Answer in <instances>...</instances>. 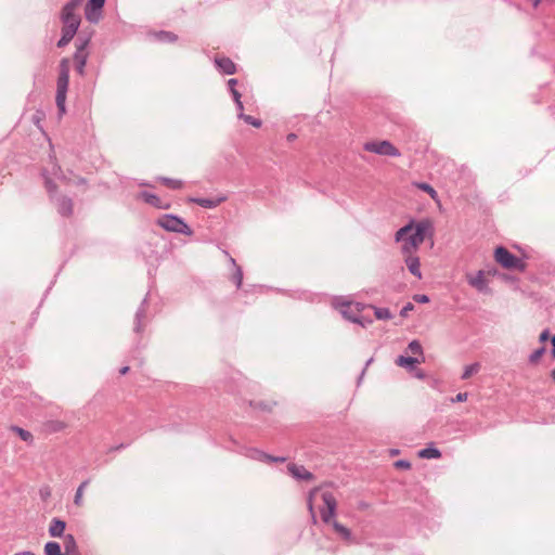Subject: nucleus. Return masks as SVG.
Here are the masks:
<instances>
[{
    "instance_id": "nucleus-1",
    "label": "nucleus",
    "mask_w": 555,
    "mask_h": 555,
    "mask_svg": "<svg viewBox=\"0 0 555 555\" xmlns=\"http://www.w3.org/2000/svg\"><path fill=\"white\" fill-rule=\"evenodd\" d=\"M427 235H433V224L428 219L413 220L400 228L395 235L396 242H402V254H414Z\"/></svg>"
},
{
    "instance_id": "nucleus-2",
    "label": "nucleus",
    "mask_w": 555,
    "mask_h": 555,
    "mask_svg": "<svg viewBox=\"0 0 555 555\" xmlns=\"http://www.w3.org/2000/svg\"><path fill=\"white\" fill-rule=\"evenodd\" d=\"M321 498L325 505V507L320 511L322 520L325 524H332L335 532L338 533L343 540L349 541L351 539L350 529L333 519L337 508L336 498L330 491H323Z\"/></svg>"
},
{
    "instance_id": "nucleus-3",
    "label": "nucleus",
    "mask_w": 555,
    "mask_h": 555,
    "mask_svg": "<svg viewBox=\"0 0 555 555\" xmlns=\"http://www.w3.org/2000/svg\"><path fill=\"white\" fill-rule=\"evenodd\" d=\"M494 260L504 269L517 270L519 272H524L527 269L526 262L504 246H498L494 249Z\"/></svg>"
},
{
    "instance_id": "nucleus-4",
    "label": "nucleus",
    "mask_w": 555,
    "mask_h": 555,
    "mask_svg": "<svg viewBox=\"0 0 555 555\" xmlns=\"http://www.w3.org/2000/svg\"><path fill=\"white\" fill-rule=\"evenodd\" d=\"M156 224L168 232H175L184 235H192L190 225L179 216L166 214L156 220Z\"/></svg>"
},
{
    "instance_id": "nucleus-5",
    "label": "nucleus",
    "mask_w": 555,
    "mask_h": 555,
    "mask_svg": "<svg viewBox=\"0 0 555 555\" xmlns=\"http://www.w3.org/2000/svg\"><path fill=\"white\" fill-rule=\"evenodd\" d=\"M83 0H69L66 2L60 13V20L63 26L70 25L72 27L79 28L81 17L76 13L77 9L82 4Z\"/></svg>"
},
{
    "instance_id": "nucleus-6",
    "label": "nucleus",
    "mask_w": 555,
    "mask_h": 555,
    "mask_svg": "<svg viewBox=\"0 0 555 555\" xmlns=\"http://www.w3.org/2000/svg\"><path fill=\"white\" fill-rule=\"evenodd\" d=\"M335 307L346 320L360 323V313L366 308V305L339 299L336 300Z\"/></svg>"
},
{
    "instance_id": "nucleus-7",
    "label": "nucleus",
    "mask_w": 555,
    "mask_h": 555,
    "mask_svg": "<svg viewBox=\"0 0 555 555\" xmlns=\"http://www.w3.org/2000/svg\"><path fill=\"white\" fill-rule=\"evenodd\" d=\"M363 150L366 152L383 155V156H390V157L401 156L400 151L388 140L365 142L363 144Z\"/></svg>"
},
{
    "instance_id": "nucleus-8",
    "label": "nucleus",
    "mask_w": 555,
    "mask_h": 555,
    "mask_svg": "<svg viewBox=\"0 0 555 555\" xmlns=\"http://www.w3.org/2000/svg\"><path fill=\"white\" fill-rule=\"evenodd\" d=\"M105 0H88L85 7V17L92 24L99 23Z\"/></svg>"
},
{
    "instance_id": "nucleus-9",
    "label": "nucleus",
    "mask_w": 555,
    "mask_h": 555,
    "mask_svg": "<svg viewBox=\"0 0 555 555\" xmlns=\"http://www.w3.org/2000/svg\"><path fill=\"white\" fill-rule=\"evenodd\" d=\"M137 198L143 201L144 203H146L157 209L165 210V209H169L171 206L169 202H164L158 195H156L154 193H150L147 191L139 192L137 195Z\"/></svg>"
},
{
    "instance_id": "nucleus-10",
    "label": "nucleus",
    "mask_w": 555,
    "mask_h": 555,
    "mask_svg": "<svg viewBox=\"0 0 555 555\" xmlns=\"http://www.w3.org/2000/svg\"><path fill=\"white\" fill-rule=\"evenodd\" d=\"M69 60L64 57L59 64V77L56 81V89L68 90L69 83Z\"/></svg>"
},
{
    "instance_id": "nucleus-11",
    "label": "nucleus",
    "mask_w": 555,
    "mask_h": 555,
    "mask_svg": "<svg viewBox=\"0 0 555 555\" xmlns=\"http://www.w3.org/2000/svg\"><path fill=\"white\" fill-rule=\"evenodd\" d=\"M56 205L57 212L64 217L69 218L74 214V202L70 197L66 195L56 196L53 198Z\"/></svg>"
},
{
    "instance_id": "nucleus-12",
    "label": "nucleus",
    "mask_w": 555,
    "mask_h": 555,
    "mask_svg": "<svg viewBox=\"0 0 555 555\" xmlns=\"http://www.w3.org/2000/svg\"><path fill=\"white\" fill-rule=\"evenodd\" d=\"M146 313H147V297H145L141 305L139 306L135 315H134V326L133 331L137 334H141L144 331L145 327V321H146Z\"/></svg>"
},
{
    "instance_id": "nucleus-13",
    "label": "nucleus",
    "mask_w": 555,
    "mask_h": 555,
    "mask_svg": "<svg viewBox=\"0 0 555 555\" xmlns=\"http://www.w3.org/2000/svg\"><path fill=\"white\" fill-rule=\"evenodd\" d=\"M287 470L297 480L310 481L314 479V475L307 470L302 465L289 463L287 465Z\"/></svg>"
},
{
    "instance_id": "nucleus-14",
    "label": "nucleus",
    "mask_w": 555,
    "mask_h": 555,
    "mask_svg": "<svg viewBox=\"0 0 555 555\" xmlns=\"http://www.w3.org/2000/svg\"><path fill=\"white\" fill-rule=\"evenodd\" d=\"M215 64L218 70L224 75H234L236 73V64L230 57H216Z\"/></svg>"
},
{
    "instance_id": "nucleus-15",
    "label": "nucleus",
    "mask_w": 555,
    "mask_h": 555,
    "mask_svg": "<svg viewBox=\"0 0 555 555\" xmlns=\"http://www.w3.org/2000/svg\"><path fill=\"white\" fill-rule=\"evenodd\" d=\"M227 199L225 196H218L215 198H204V197H189L190 203H194L203 208L212 209L219 206Z\"/></svg>"
},
{
    "instance_id": "nucleus-16",
    "label": "nucleus",
    "mask_w": 555,
    "mask_h": 555,
    "mask_svg": "<svg viewBox=\"0 0 555 555\" xmlns=\"http://www.w3.org/2000/svg\"><path fill=\"white\" fill-rule=\"evenodd\" d=\"M78 28L72 27L70 25L62 26V35L59 41L56 42L57 48H65L77 34Z\"/></svg>"
},
{
    "instance_id": "nucleus-17",
    "label": "nucleus",
    "mask_w": 555,
    "mask_h": 555,
    "mask_svg": "<svg viewBox=\"0 0 555 555\" xmlns=\"http://www.w3.org/2000/svg\"><path fill=\"white\" fill-rule=\"evenodd\" d=\"M66 528V522L57 517L52 518L49 526V534L53 538L62 537Z\"/></svg>"
},
{
    "instance_id": "nucleus-18",
    "label": "nucleus",
    "mask_w": 555,
    "mask_h": 555,
    "mask_svg": "<svg viewBox=\"0 0 555 555\" xmlns=\"http://www.w3.org/2000/svg\"><path fill=\"white\" fill-rule=\"evenodd\" d=\"M405 256H406L405 263L408 266L409 271L414 276L421 279L422 273H421V269H420V267H421L420 258L417 256H413V254L405 255Z\"/></svg>"
},
{
    "instance_id": "nucleus-19",
    "label": "nucleus",
    "mask_w": 555,
    "mask_h": 555,
    "mask_svg": "<svg viewBox=\"0 0 555 555\" xmlns=\"http://www.w3.org/2000/svg\"><path fill=\"white\" fill-rule=\"evenodd\" d=\"M468 283L479 292H486L488 289L485 271L482 270H479L474 278H470Z\"/></svg>"
},
{
    "instance_id": "nucleus-20",
    "label": "nucleus",
    "mask_w": 555,
    "mask_h": 555,
    "mask_svg": "<svg viewBox=\"0 0 555 555\" xmlns=\"http://www.w3.org/2000/svg\"><path fill=\"white\" fill-rule=\"evenodd\" d=\"M250 452H251V456L259 461L279 462V463H283L286 461V457H284V456H272V455H270L263 451H260L258 449H253Z\"/></svg>"
},
{
    "instance_id": "nucleus-21",
    "label": "nucleus",
    "mask_w": 555,
    "mask_h": 555,
    "mask_svg": "<svg viewBox=\"0 0 555 555\" xmlns=\"http://www.w3.org/2000/svg\"><path fill=\"white\" fill-rule=\"evenodd\" d=\"M88 60V53L82 52H75L74 53V63H75V69L78 75L83 76L85 75V67Z\"/></svg>"
},
{
    "instance_id": "nucleus-22",
    "label": "nucleus",
    "mask_w": 555,
    "mask_h": 555,
    "mask_svg": "<svg viewBox=\"0 0 555 555\" xmlns=\"http://www.w3.org/2000/svg\"><path fill=\"white\" fill-rule=\"evenodd\" d=\"M230 262L233 266V273L231 275V281L235 284L236 288H240L243 283V270L236 263V261L233 257H230Z\"/></svg>"
},
{
    "instance_id": "nucleus-23",
    "label": "nucleus",
    "mask_w": 555,
    "mask_h": 555,
    "mask_svg": "<svg viewBox=\"0 0 555 555\" xmlns=\"http://www.w3.org/2000/svg\"><path fill=\"white\" fill-rule=\"evenodd\" d=\"M157 181L170 190H180L184 186V181L168 177H158Z\"/></svg>"
},
{
    "instance_id": "nucleus-24",
    "label": "nucleus",
    "mask_w": 555,
    "mask_h": 555,
    "mask_svg": "<svg viewBox=\"0 0 555 555\" xmlns=\"http://www.w3.org/2000/svg\"><path fill=\"white\" fill-rule=\"evenodd\" d=\"M64 554H80L76 539L73 534H66L64 540Z\"/></svg>"
},
{
    "instance_id": "nucleus-25",
    "label": "nucleus",
    "mask_w": 555,
    "mask_h": 555,
    "mask_svg": "<svg viewBox=\"0 0 555 555\" xmlns=\"http://www.w3.org/2000/svg\"><path fill=\"white\" fill-rule=\"evenodd\" d=\"M395 362L398 366L405 367L408 370H413L415 365L420 363V360L414 357L399 356Z\"/></svg>"
},
{
    "instance_id": "nucleus-26",
    "label": "nucleus",
    "mask_w": 555,
    "mask_h": 555,
    "mask_svg": "<svg viewBox=\"0 0 555 555\" xmlns=\"http://www.w3.org/2000/svg\"><path fill=\"white\" fill-rule=\"evenodd\" d=\"M67 90L56 89L55 102L59 111V115L62 116L66 113L65 102H66Z\"/></svg>"
},
{
    "instance_id": "nucleus-27",
    "label": "nucleus",
    "mask_w": 555,
    "mask_h": 555,
    "mask_svg": "<svg viewBox=\"0 0 555 555\" xmlns=\"http://www.w3.org/2000/svg\"><path fill=\"white\" fill-rule=\"evenodd\" d=\"M10 430L15 433L23 441L27 442L28 444H31L34 442V436L30 431L16 425H12L10 427Z\"/></svg>"
},
{
    "instance_id": "nucleus-28",
    "label": "nucleus",
    "mask_w": 555,
    "mask_h": 555,
    "mask_svg": "<svg viewBox=\"0 0 555 555\" xmlns=\"http://www.w3.org/2000/svg\"><path fill=\"white\" fill-rule=\"evenodd\" d=\"M153 36L159 42H175L178 40V36L175 33L167 30L156 31Z\"/></svg>"
},
{
    "instance_id": "nucleus-29",
    "label": "nucleus",
    "mask_w": 555,
    "mask_h": 555,
    "mask_svg": "<svg viewBox=\"0 0 555 555\" xmlns=\"http://www.w3.org/2000/svg\"><path fill=\"white\" fill-rule=\"evenodd\" d=\"M418 457L421 459H440L441 452L435 447H427L418 451Z\"/></svg>"
},
{
    "instance_id": "nucleus-30",
    "label": "nucleus",
    "mask_w": 555,
    "mask_h": 555,
    "mask_svg": "<svg viewBox=\"0 0 555 555\" xmlns=\"http://www.w3.org/2000/svg\"><path fill=\"white\" fill-rule=\"evenodd\" d=\"M369 308L374 310V315L377 320H390L392 319V313L388 308H380L373 305H369Z\"/></svg>"
},
{
    "instance_id": "nucleus-31",
    "label": "nucleus",
    "mask_w": 555,
    "mask_h": 555,
    "mask_svg": "<svg viewBox=\"0 0 555 555\" xmlns=\"http://www.w3.org/2000/svg\"><path fill=\"white\" fill-rule=\"evenodd\" d=\"M44 555H63L60 543L49 541L44 544Z\"/></svg>"
},
{
    "instance_id": "nucleus-32",
    "label": "nucleus",
    "mask_w": 555,
    "mask_h": 555,
    "mask_svg": "<svg viewBox=\"0 0 555 555\" xmlns=\"http://www.w3.org/2000/svg\"><path fill=\"white\" fill-rule=\"evenodd\" d=\"M90 483V479H86L83 480L79 487L77 488L76 490V493H75V496H74V503L77 505V506H81L82 505V495H83V491L85 489L88 487V485Z\"/></svg>"
},
{
    "instance_id": "nucleus-33",
    "label": "nucleus",
    "mask_w": 555,
    "mask_h": 555,
    "mask_svg": "<svg viewBox=\"0 0 555 555\" xmlns=\"http://www.w3.org/2000/svg\"><path fill=\"white\" fill-rule=\"evenodd\" d=\"M480 370V364L478 362L472 363L469 365H466L464 369V372L461 376L462 379H468L474 374H477Z\"/></svg>"
},
{
    "instance_id": "nucleus-34",
    "label": "nucleus",
    "mask_w": 555,
    "mask_h": 555,
    "mask_svg": "<svg viewBox=\"0 0 555 555\" xmlns=\"http://www.w3.org/2000/svg\"><path fill=\"white\" fill-rule=\"evenodd\" d=\"M44 186H46V190L51 198V201H53V198H55V194L57 192V185L56 183L49 177H46L44 179Z\"/></svg>"
},
{
    "instance_id": "nucleus-35",
    "label": "nucleus",
    "mask_w": 555,
    "mask_h": 555,
    "mask_svg": "<svg viewBox=\"0 0 555 555\" xmlns=\"http://www.w3.org/2000/svg\"><path fill=\"white\" fill-rule=\"evenodd\" d=\"M417 189L426 192L433 199H436L438 197L437 191L426 182H418L415 184Z\"/></svg>"
},
{
    "instance_id": "nucleus-36",
    "label": "nucleus",
    "mask_w": 555,
    "mask_h": 555,
    "mask_svg": "<svg viewBox=\"0 0 555 555\" xmlns=\"http://www.w3.org/2000/svg\"><path fill=\"white\" fill-rule=\"evenodd\" d=\"M90 42V38L89 37H81V36H78V38L76 39V51L75 52H82V53H88L87 52V47Z\"/></svg>"
},
{
    "instance_id": "nucleus-37",
    "label": "nucleus",
    "mask_w": 555,
    "mask_h": 555,
    "mask_svg": "<svg viewBox=\"0 0 555 555\" xmlns=\"http://www.w3.org/2000/svg\"><path fill=\"white\" fill-rule=\"evenodd\" d=\"M240 119H243L246 124L251 125L255 128H260L262 125V121L258 118H255L250 115H246L244 113L237 114Z\"/></svg>"
},
{
    "instance_id": "nucleus-38",
    "label": "nucleus",
    "mask_w": 555,
    "mask_h": 555,
    "mask_svg": "<svg viewBox=\"0 0 555 555\" xmlns=\"http://www.w3.org/2000/svg\"><path fill=\"white\" fill-rule=\"evenodd\" d=\"M320 487H315L313 489L310 490L309 492V495H308V507H309V511L311 513V517H312V520L313 522L317 521V517H315V514H314V511H313V503H312V500H313V496L320 491Z\"/></svg>"
},
{
    "instance_id": "nucleus-39",
    "label": "nucleus",
    "mask_w": 555,
    "mask_h": 555,
    "mask_svg": "<svg viewBox=\"0 0 555 555\" xmlns=\"http://www.w3.org/2000/svg\"><path fill=\"white\" fill-rule=\"evenodd\" d=\"M546 349L544 346L535 349L530 356H529V363L530 364H537L541 357L545 353Z\"/></svg>"
},
{
    "instance_id": "nucleus-40",
    "label": "nucleus",
    "mask_w": 555,
    "mask_h": 555,
    "mask_svg": "<svg viewBox=\"0 0 555 555\" xmlns=\"http://www.w3.org/2000/svg\"><path fill=\"white\" fill-rule=\"evenodd\" d=\"M237 79L231 78L228 80V88L233 100L241 99L242 94L236 90Z\"/></svg>"
},
{
    "instance_id": "nucleus-41",
    "label": "nucleus",
    "mask_w": 555,
    "mask_h": 555,
    "mask_svg": "<svg viewBox=\"0 0 555 555\" xmlns=\"http://www.w3.org/2000/svg\"><path fill=\"white\" fill-rule=\"evenodd\" d=\"M408 349L413 353V354H423V347L421 345V343L416 339L410 341L409 346H408Z\"/></svg>"
},
{
    "instance_id": "nucleus-42",
    "label": "nucleus",
    "mask_w": 555,
    "mask_h": 555,
    "mask_svg": "<svg viewBox=\"0 0 555 555\" xmlns=\"http://www.w3.org/2000/svg\"><path fill=\"white\" fill-rule=\"evenodd\" d=\"M249 405L254 409H259L262 411H270V405L263 401H249Z\"/></svg>"
},
{
    "instance_id": "nucleus-43",
    "label": "nucleus",
    "mask_w": 555,
    "mask_h": 555,
    "mask_svg": "<svg viewBox=\"0 0 555 555\" xmlns=\"http://www.w3.org/2000/svg\"><path fill=\"white\" fill-rule=\"evenodd\" d=\"M54 175L57 177L59 180L63 181L64 183H66V184L70 183V179L62 172V169L60 166H57V169L54 171Z\"/></svg>"
},
{
    "instance_id": "nucleus-44",
    "label": "nucleus",
    "mask_w": 555,
    "mask_h": 555,
    "mask_svg": "<svg viewBox=\"0 0 555 555\" xmlns=\"http://www.w3.org/2000/svg\"><path fill=\"white\" fill-rule=\"evenodd\" d=\"M414 310V305L412 302H408L400 311V315L402 318H406L409 315V312Z\"/></svg>"
},
{
    "instance_id": "nucleus-45",
    "label": "nucleus",
    "mask_w": 555,
    "mask_h": 555,
    "mask_svg": "<svg viewBox=\"0 0 555 555\" xmlns=\"http://www.w3.org/2000/svg\"><path fill=\"white\" fill-rule=\"evenodd\" d=\"M413 300L418 304H427L429 302V297L425 294H415L413 296Z\"/></svg>"
},
{
    "instance_id": "nucleus-46",
    "label": "nucleus",
    "mask_w": 555,
    "mask_h": 555,
    "mask_svg": "<svg viewBox=\"0 0 555 555\" xmlns=\"http://www.w3.org/2000/svg\"><path fill=\"white\" fill-rule=\"evenodd\" d=\"M395 466L397 468H402V469H410L411 468V463L406 460H398L397 462H395Z\"/></svg>"
},
{
    "instance_id": "nucleus-47",
    "label": "nucleus",
    "mask_w": 555,
    "mask_h": 555,
    "mask_svg": "<svg viewBox=\"0 0 555 555\" xmlns=\"http://www.w3.org/2000/svg\"><path fill=\"white\" fill-rule=\"evenodd\" d=\"M49 426L53 431L62 430L65 427L64 423L60 421L51 422Z\"/></svg>"
},
{
    "instance_id": "nucleus-48",
    "label": "nucleus",
    "mask_w": 555,
    "mask_h": 555,
    "mask_svg": "<svg viewBox=\"0 0 555 555\" xmlns=\"http://www.w3.org/2000/svg\"><path fill=\"white\" fill-rule=\"evenodd\" d=\"M39 494H40V498L46 501L48 500V498H50L51 495V490L49 487H42L40 490H39Z\"/></svg>"
},
{
    "instance_id": "nucleus-49",
    "label": "nucleus",
    "mask_w": 555,
    "mask_h": 555,
    "mask_svg": "<svg viewBox=\"0 0 555 555\" xmlns=\"http://www.w3.org/2000/svg\"><path fill=\"white\" fill-rule=\"evenodd\" d=\"M467 392H459L453 399V402H464L467 400Z\"/></svg>"
},
{
    "instance_id": "nucleus-50",
    "label": "nucleus",
    "mask_w": 555,
    "mask_h": 555,
    "mask_svg": "<svg viewBox=\"0 0 555 555\" xmlns=\"http://www.w3.org/2000/svg\"><path fill=\"white\" fill-rule=\"evenodd\" d=\"M129 446V443H119L117 446H113L108 449V452H116L126 449Z\"/></svg>"
},
{
    "instance_id": "nucleus-51",
    "label": "nucleus",
    "mask_w": 555,
    "mask_h": 555,
    "mask_svg": "<svg viewBox=\"0 0 555 555\" xmlns=\"http://www.w3.org/2000/svg\"><path fill=\"white\" fill-rule=\"evenodd\" d=\"M360 320L361 322L358 323L359 325H361L362 327H366L369 324H372L373 323V320L370 319V318H364L362 315H360Z\"/></svg>"
},
{
    "instance_id": "nucleus-52",
    "label": "nucleus",
    "mask_w": 555,
    "mask_h": 555,
    "mask_svg": "<svg viewBox=\"0 0 555 555\" xmlns=\"http://www.w3.org/2000/svg\"><path fill=\"white\" fill-rule=\"evenodd\" d=\"M548 338L551 339V337H550V332H548V330H544V331L540 334L539 340H540L541 343H544V341H546Z\"/></svg>"
},
{
    "instance_id": "nucleus-53",
    "label": "nucleus",
    "mask_w": 555,
    "mask_h": 555,
    "mask_svg": "<svg viewBox=\"0 0 555 555\" xmlns=\"http://www.w3.org/2000/svg\"><path fill=\"white\" fill-rule=\"evenodd\" d=\"M233 101L235 103V106H236V109H237L238 114L243 113L244 105H243V102L241 101V99H236V100H233Z\"/></svg>"
},
{
    "instance_id": "nucleus-54",
    "label": "nucleus",
    "mask_w": 555,
    "mask_h": 555,
    "mask_svg": "<svg viewBox=\"0 0 555 555\" xmlns=\"http://www.w3.org/2000/svg\"><path fill=\"white\" fill-rule=\"evenodd\" d=\"M88 181L86 178L83 177H77V179L75 180V184L80 186V185H87Z\"/></svg>"
},
{
    "instance_id": "nucleus-55",
    "label": "nucleus",
    "mask_w": 555,
    "mask_h": 555,
    "mask_svg": "<svg viewBox=\"0 0 555 555\" xmlns=\"http://www.w3.org/2000/svg\"><path fill=\"white\" fill-rule=\"evenodd\" d=\"M551 344H552V357L555 359V334L551 336Z\"/></svg>"
},
{
    "instance_id": "nucleus-56",
    "label": "nucleus",
    "mask_w": 555,
    "mask_h": 555,
    "mask_svg": "<svg viewBox=\"0 0 555 555\" xmlns=\"http://www.w3.org/2000/svg\"><path fill=\"white\" fill-rule=\"evenodd\" d=\"M14 555H35V553L31 551H23V552H17Z\"/></svg>"
},
{
    "instance_id": "nucleus-57",
    "label": "nucleus",
    "mask_w": 555,
    "mask_h": 555,
    "mask_svg": "<svg viewBox=\"0 0 555 555\" xmlns=\"http://www.w3.org/2000/svg\"><path fill=\"white\" fill-rule=\"evenodd\" d=\"M129 372V366H122L120 370H119V374L120 375H125Z\"/></svg>"
},
{
    "instance_id": "nucleus-58",
    "label": "nucleus",
    "mask_w": 555,
    "mask_h": 555,
    "mask_svg": "<svg viewBox=\"0 0 555 555\" xmlns=\"http://www.w3.org/2000/svg\"><path fill=\"white\" fill-rule=\"evenodd\" d=\"M542 0H532V7L537 9L541 4Z\"/></svg>"
},
{
    "instance_id": "nucleus-59",
    "label": "nucleus",
    "mask_w": 555,
    "mask_h": 555,
    "mask_svg": "<svg viewBox=\"0 0 555 555\" xmlns=\"http://www.w3.org/2000/svg\"><path fill=\"white\" fill-rule=\"evenodd\" d=\"M296 138H297V137H296V134H295V133H289V134L287 135V140H288V141H294Z\"/></svg>"
},
{
    "instance_id": "nucleus-60",
    "label": "nucleus",
    "mask_w": 555,
    "mask_h": 555,
    "mask_svg": "<svg viewBox=\"0 0 555 555\" xmlns=\"http://www.w3.org/2000/svg\"><path fill=\"white\" fill-rule=\"evenodd\" d=\"M550 377L552 378L553 382H555V369H553L551 372H550Z\"/></svg>"
},
{
    "instance_id": "nucleus-61",
    "label": "nucleus",
    "mask_w": 555,
    "mask_h": 555,
    "mask_svg": "<svg viewBox=\"0 0 555 555\" xmlns=\"http://www.w3.org/2000/svg\"><path fill=\"white\" fill-rule=\"evenodd\" d=\"M372 361H373V359H372V358H371V359H369V360L366 361L365 367H366L367 365H370V364L372 363Z\"/></svg>"
},
{
    "instance_id": "nucleus-62",
    "label": "nucleus",
    "mask_w": 555,
    "mask_h": 555,
    "mask_svg": "<svg viewBox=\"0 0 555 555\" xmlns=\"http://www.w3.org/2000/svg\"><path fill=\"white\" fill-rule=\"evenodd\" d=\"M364 373H365V367L361 372L360 379L363 377Z\"/></svg>"
}]
</instances>
